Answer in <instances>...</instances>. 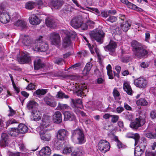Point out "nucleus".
I'll list each match as a JSON object with an SVG mask.
<instances>
[{"label": "nucleus", "instance_id": "f257e3e1", "mask_svg": "<svg viewBox=\"0 0 156 156\" xmlns=\"http://www.w3.org/2000/svg\"><path fill=\"white\" fill-rule=\"evenodd\" d=\"M134 54L136 58H141L147 54V50L145 49L142 45L136 41H133L131 43Z\"/></svg>", "mask_w": 156, "mask_h": 156}, {"label": "nucleus", "instance_id": "f03ea898", "mask_svg": "<svg viewBox=\"0 0 156 156\" xmlns=\"http://www.w3.org/2000/svg\"><path fill=\"white\" fill-rule=\"evenodd\" d=\"M43 37L40 36L37 39L35 43L32 44L33 49L34 51L44 52L49 48L48 44L44 42L42 40Z\"/></svg>", "mask_w": 156, "mask_h": 156}, {"label": "nucleus", "instance_id": "7ed1b4c3", "mask_svg": "<svg viewBox=\"0 0 156 156\" xmlns=\"http://www.w3.org/2000/svg\"><path fill=\"white\" fill-rule=\"evenodd\" d=\"M72 133L71 138L75 143L82 144L85 142L84 135L81 129H77L73 130Z\"/></svg>", "mask_w": 156, "mask_h": 156}, {"label": "nucleus", "instance_id": "20e7f679", "mask_svg": "<svg viewBox=\"0 0 156 156\" xmlns=\"http://www.w3.org/2000/svg\"><path fill=\"white\" fill-rule=\"evenodd\" d=\"M65 34L66 35L63 40V46L66 48L69 45L71 44V41L70 38H75L76 36V33L72 31L65 30Z\"/></svg>", "mask_w": 156, "mask_h": 156}, {"label": "nucleus", "instance_id": "39448f33", "mask_svg": "<svg viewBox=\"0 0 156 156\" xmlns=\"http://www.w3.org/2000/svg\"><path fill=\"white\" fill-rule=\"evenodd\" d=\"M145 122L144 118L139 116V118H136L134 122L131 123L130 126L133 129H136L139 127L143 126Z\"/></svg>", "mask_w": 156, "mask_h": 156}, {"label": "nucleus", "instance_id": "423d86ee", "mask_svg": "<svg viewBox=\"0 0 156 156\" xmlns=\"http://www.w3.org/2000/svg\"><path fill=\"white\" fill-rule=\"evenodd\" d=\"M49 39L52 44L59 46L61 44L60 37L58 34L53 32L50 34Z\"/></svg>", "mask_w": 156, "mask_h": 156}, {"label": "nucleus", "instance_id": "0eeeda50", "mask_svg": "<svg viewBox=\"0 0 156 156\" xmlns=\"http://www.w3.org/2000/svg\"><path fill=\"white\" fill-rule=\"evenodd\" d=\"M90 36L99 43V44L103 43V39L105 36V33L102 30H99L95 32L92 33Z\"/></svg>", "mask_w": 156, "mask_h": 156}, {"label": "nucleus", "instance_id": "6e6552de", "mask_svg": "<svg viewBox=\"0 0 156 156\" xmlns=\"http://www.w3.org/2000/svg\"><path fill=\"white\" fill-rule=\"evenodd\" d=\"M98 148L101 151L105 153L109 150L110 147L109 143L107 141L101 140L98 144Z\"/></svg>", "mask_w": 156, "mask_h": 156}, {"label": "nucleus", "instance_id": "1a4fd4ad", "mask_svg": "<svg viewBox=\"0 0 156 156\" xmlns=\"http://www.w3.org/2000/svg\"><path fill=\"white\" fill-rule=\"evenodd\" d=\"M117 46L116 43L114 41H111L108 45L104 47V48L106 51H109L110 55L114 56Z\"/></svg>", "mask_w": 156, "mask_h": 156}, {"label": "nucleus", "instance_id": "9d476101", "mask_svg": "<svg viewBox=\"0 0 156 156\" xmlns=\"http://www.w3.org/2000/svg\"><path fill=\"white\" fill-rule=\"evenodd\" d=\"M10 19L9 13L1 9L0 10V21L3 23H7L9 22Z\"/></svg>", "mask_w": 156, "mask_h": 156}, {"label": "nucleus", "instance_id": "9b49d317", "mask_svg": "<svg viewBox=\"0 0 156 156\" xmlns=\"http://www.w3.org/2000/svg\"><path fill=\"white\" fill-rule=\"evenodd\" d=\"M74 90L75 91L76 94L79 96L82 97L83 95L84 91H86L87 87L86 86L83 85H79L77 83H76L73 86Z\"/></svg>", "mask_w": 156, "mask_h": 156}, {"label": "nucleus", "instance_id": "f8f14e48", "mask_svg": "<svg viewBox=\"0 0 156 156\" xmlns=\"http://www.w3.org/2000/svg\"><path fill=\"white\" fill-rule=\"evenodd\" d=\"M37 129L39 133L40 138L42 140L46 141H48L50 140L51 134L46 131L45 128H42L40 130H38L37 127Z\"/></svg>", "mask_w": 156, "mask_h": 156}, {"label": "nucleus", "instance_id": "ddd939ff", "mask_svg": "<svg viewBox=\"0 0 156 156\" xmlns=\"http://www.w3.org/2000/svg\"><path fill=\"white\" fill-rule=\"evenodd\" d=\"M10 140L9 136L7 133H2L0 140V145L1 146H7L9 143Z\"/></svg>", "mask_w": 156, "mask_h": 156}, {"label": "nucleus", "instance_id": "4468645a", "mask_svg": "<svg viewBox=\"0 0 156 156\" xmlns=\"http://www.w3.org/2000/svg\"><path fill=\"white\" fill-rule=\"evenodd\" d=\"M18 60L20 64L27 63L30 60V58L28 54L26 52L21 53V56L18 57Z\"/></svg>", "mask_w": 156, "mask_h": 156}, {"label": "nucleus", "instance_id": "2eb2a0df", "mask_svg": "<svg viewBox=\"0 0 156 156\" xmlns=\"http://www.w3.org/2000/svg\"><path fill=\"white\" fill-rule=\"evenodd\" d=\"M82 20L80 17L73 18L70 22L71 26L75 28L80 27L82 24Z\"/></svg>", "mask_w": 156, "mask_h": 156}, {"label": "nucleus", "instance_id": "dca6fc26", "mask_svg": "<svg viewBox=\"0 0 156 156\" xmlns=\"http://www.w3.org/2000/svg\"><path fill=\"white\" fill-rule=\"evenodd\" d=\"M50 117L48 115H44L42 118V123L39 127H38V130L41 129L46 128L49 126V123L50 121Z\"/></svg>", "mask_w": 156, "mask_h": 156}, {"label": "nucleus", "instance_id": "f3484780", "mask_svg": "<svg viewBox=\"0 0 156 156\" xmlns=\"http://www.w3.org/2000/svg\"><path fill=\"white\" fill-rule=\"evenodd\" d=\"M134 83L136 87L144 88L147 86V81L143 78H140L135 80Z\"/></svg>", "mask_w": 156, "mask_h": 156}, {"label": "nucleus", "instance_id": "a211bd4d", "mask_svg": "<svg viewBox=\"0 0 156 156\" xmlns=\"http://www.w3.org/2000/svg\"><path fill=\"white\" fill-rule=\"evenodd\" d=\"M69 135L68 132L66 129H61L58 130L57 135V138L61 140H64Z\"/></svg>", "mask_w": 156, "mask_h": 156}, {"label": "nucleus", "instance_id": "6ab92c4d", "mask_svg": "<svg viewBox=\"0 0 156 156\" xmlns=\"http://www.w3.org/2000/svg\"><path fill=\"white\" fill-rule=\"evenodd\" d=\"M20 41L26 46H29L31 44V40L28 35L21 34L20 37Z\"/></svg>", "mask_w": 156, "mask_h": 156}, {"label": "nucleus", "instance_id": "aec40b11", "mask_svg": "<svg viewBox=\"0 0 156 156\" xmlns=\"http://www.w3.org/2000/svg\"><path fill=\"white\" fill-rule=\"evenodd\" d=\"M16 27H19L21 30H25L27 28L26 22L23 20H18L13 23Z\"/></svg>", "mask_w": 156, "mask_h": 156}, {"label": "nucleus", "instance_id": "412c9836", "mask_svg": "<svg viewBox=\"0 0 156 156\" xmlns=\"http://www.w3.org/2000/svg\"><path fill=\"white\" fill-rule=\"evenodd\" d=\"M42 117V115L39 111L34 110L31 112V119L32 120L38 121L40 120Z\"/></svg>", "mask_w": 156, "mask_h": 156}, {"label": "nucleus", "instance_id": "4be33fe9", "mask_svg": "<svg viewBox=\"0 0 156 156\" xmlns=\"http://www.w3.org/2000/svg\"><path fill=\"white\" fill-rule=\"evenodd\" d=\"M121 2L126 5L130 9L136 10L138 11H141L142 9L138 7L137 6L129 2L127 0H120Z\"/></svg>", "mask_w": 156, "mask_h": 156}, {"label": "nucleus", "instance_id": "5701e85b", "mask_svg": "<svg viewBox=\"0 0 156 156\" xmlns=\"http://www.w3.org/2000/svg\"><path fill=\"white\" fill-rule=\"evenodd\" d=\"M53 122L56 123H59L62 122V114L58 111L56 112L53 115Z\"/></svg>", "mask_w": 156, "mask_h": 156}, {"label": "nucleus", "instance_id": "b1692460", "mask_svg": "<svg viewBox=\"0 0 156 156\" xmlns=\"http://www.w3.org/2000/svg\"><path fill=\"white\" fill-rule=\"evenodd\" d=\"M44 100L46 104L50 106L55 107L56 105V103L54 101L53 98L51 97H45Z\"/></svg>", "mask_w": 156, "mask_h": 156}, {"label": "nucleus", "instance_id": "393cba45", "mask_svg": "<svg viewBox=\"0 0 156 156\" xmlns=\"http://www.w3.org/2000/svg\"><path fill=\"white\" fill-rule=\"evenodd\" d=\"M64 120L72 121L75 119V117L73 114L69 111H66L64 113Z\"/></svg>", "mask_w": 156, "mask_h": 156}, {"label": "nucleus", "instance_id": "a878e982", "mask_svg": "<svg viewBox=\"0 0 156 156\" xmlns=\"http://www.w3.org/2000/svg\"><path fill=\"white\" fill-rule=\"evenodd\" d=\"M29 21L30 23L33 25L38 24L41 22V21L38 17L34 15H31L29 17Z\"/></svg>", "mask_w": 156, "mask_h": 156}, {"label": "nucleus", "instance_id": "bb28decb", "mask_svg": "<svg viewBox=\"0 0 156 156\" xmlns=\"http://www.w3.org/2000/svg\"><path fill=\"white\" fill-rule=\"evenodd\" d=\"M51 6L52 9L53 8L55 9H59L62 5V2L60 0H53L51 2Z\"/></svg>", "mask_w": 156, "mask_h": 156}, {"label": "nucleus", "instance_id": "cd10ccee", "mask_svg": "<svg viewBox=\"0 0 156 156\" xmlns=\"http://www.w3.org/2000/svg\"><path fill=\"white\" fill-rule=\"evenodd\" d=\"M51 151L49 147H45L40 151L39 154L41 156H48L51 154Z\"/></svg>", "mask_w": 156, "mask_h": 156}, {"label": "nucleus", "instance_id": "c85d7f7f", "mask_svg": "<svg viewBox=\"0 0 156 156\" xmlns=\"http://www.w3.org/2000/svg\"><path fill=\"white\" fill-rule=\"evenodd\" d=\"M126 137L129 138H133L135 141V146H136L138 144V141L140 138V136L138 133L135 134H132V133H129L126 135Z\"/></svg>", "mask_w": 156, "mask_h": 156}, {"label": "nucleus", "instance_id": "c756f323", "mask_svg": "<svg viewBox=\"0 0 156 156\" xmlns=\"http://www.w3.org/2000/svg\"><path fill=\"white\" fill-rule=\"evenodd\" d=\"M34 68L35 70H38L42 68L44 66L40 58H37L34 62Z\"/></svg>", "mask_w": 156, "mask_h": 156}, {"label": "nucleus", "instance_id": "7c9ffc66", "mask_svg": "<svg viewBox=\"0 0 156 156\" xmlns=\"http://www.w3.org/2000/svg\"><path fill=\"white\" fill-rule=\"evenodd\" d=\"M92 66L93 65L90 62L87 63L83 71V74L84 75H87L89 74Z\"/></svg>", "mask_w": 156, "mask_h": 156}, {"label": "nucleus", "instance_id": "2f4dec72", "mask_svg": "<svg viewBox=\"0 0 156 156\" xmlns=\"http://www.w3.org/2000/svg\"><path fill=\"white\" fill-rule=\"evenodd\" d=\"M123 89L128 94L131 95L133 91L130 85L127 82H125L123 84Z\"/></svg>", "mask_w": 156, "mask_h": 156}, {"label": "nucleus", "instance_id": "473e14b6", "mask_svg": "<svg viewBox=\"0 0 156 156\" xmlns=\"http://www.w3.org/2000/svg\"><path fill=\"white\" fill-rule=\"evenodd\" d=\"M19 133H24L27 131L28 128L24 124H20L17 129Z\"/></svg>", "mask_w": 156, "mask_h": 156}, {"label": "nucleus", "instance_id": "72a5a7b5", "mask_svg": "<svg viewBox=\"0 0 156 156\" xmlns=\"http://www.w3.org/2000/svg\"><path fill=\"white\" fill-rule=\"evenodd\" d=\"M37 103L34 101H30L28 103L27 107L29 110H31L35 108L37 106Z\"/></svg>", "mask_w": 156, "mask_h": 156}, {"label": "nucleus", "instance_id": "f704fd0d", "mask_svg": "<svg viewBox=\"0 0 156 156\" xmlns=\"http://www.w3.org/2000/svg\"><path fill=\"white\" fill-rule=\"evenodd\" d=\"M83 154L82 150L81 148L79 147L76 149L71 154L73 156H77L81 155Z\"/></svg>", "mask_w": 156, "mask_h": 156}, {"label": "nucleus", "instance_id": "c9c22d12", "mask_svg": "<svg viewBox=\"0 0 156 156\" xmlns=\"http://www.w3.org/2000/svg\"><path fill=\"white\" fill-rule=\"evenodd\" d=\"M9 135L13 136H17L19 133L17 128H12L8 133Z\"/></svg>", "mask_w": 156, "mask_h": 156}, {"label": "nucleus", "instance_id": "e433bc0d", "mask_svg": "<svg viewBox=\"0 0 156 156\" xmlns=\"http://www.w3.org/2000/svg\"><path fill=\"white\" fill-rule=\"evenodd\" d=\"M130 26L131 24L128 21H126L121 25V27L124 31L126 32L129 29Z\"/></svg>", "mask_w": 156, "mask_h": 156}, {"label": "nucleus", "instance_id": "4c0bfd02", "mask_svg": "<svg viewBox=\"0 0 156 156\" xmlns=\"http://www.w3.org/2000/svg\"><path fill=\"white\" fill-rule=\"evenodd\" d=\"M35 6V2L29 1L27 2L25 4V8L26 9L31 10L33 9Z\"/></svg>", "mask_w": 156, "mask_h": 156}, {"label": "nucleus", "instance_id": "58836bf2", "mask_svg": "<svg viewBox=\"0 0 156 156\" xmlns=\"http://www.w3.org/2000/svg\"><path fill=\"white\" fill-rule=\"evenodd\" d=\"M144 151L140 149L138 146L136 147L135 149L134 154L136 156H140L144 153Z\"/></svg>", "mask_w": 156, "mask_h": 156}, {"label": "nucleus", "instance_id": "ea45409f", "mask_svg": "<svg viewBox=\"0 0 156 156\" xmlns=\"http://www.w3.org/2000/svg\"><path fill=\"white\" fill-rule=\"evenodd\" d=\"M136 104L138 106L141 105L147 106L148 103L146 100L143 98H140L136 101Z\"/></svg>", "mask_w": 156, "mask_h": 156}, {"label": "nucleus", "instance_id": "a19ab883", "mask_svg": "<svg viewBox=\"0 0 156 156\" xmlns=\"http://www.w3.org/2000/svg\"><path fill=\"white\" fill-rule=\"evenodd\" d=\"M45 23L48 27H54L55 26L53 20L50 18H48L46 19Z\"/></svg>", "mask_w": 156, "mask_h": 156}, {"label": "nucleus", "instance_id": "79ce46f5", "mask_svg": "<svg viewBox=\"0 0 156 156\" xmlns=\"http://www.w3.org/2000/svg\"><path fill=\"white\" fill-rule=\"evenodd\" d=\"M146 145V141L145 140L143 139L139 141L138 147H140V149L144 151Z\"/></svg>", "mask_w": 156, "mask_h": 156}, {"label": "nucleus", "instance_id": "37998d69", "mask_svg": "<svg viewBox=\"0 0 156 156\" xmlns=\"http://www.w3.org/2000/svg\"><path fill=\"white\" fill-rule=\"evenodd\" d=\"M56 97L57 98H65L67 99L69 98V96L68 95H66L64 93L61 91L58 92Z\"/></svg>", "mask_w": 156, "mask_h": 156}, {"label": "nucleus", "instance_id": "c03bdc74", "mask_svg": "<svg viewBox=\"0 0 156 156\" xmlns=\"http://www.w3.org/2000/svg\"><path fill=\"white\" fill-rule=\"evenodd\" d=\"M53 62L55 64L60 65H62L64 62V60L59 57L55 58L53 59Z\"/></svg>", "mask_w": 156, "mask_h": 156}, {"label": "nucleus", "instance_id": "a18cd8bd", "mask_svg": "<svg viewBox=\"0 0 156 156\" xmlns=\"http://www.w3.org/2000/svg\"><path fill=\"white\" fill-rule=\"evenodd\" d=\"M57 108L58 110H64L68 109L69 107L66 104H61L59 103L58 104Z\"/></svg>", "mask_w": 156, "mask_h": 156}, {"label": "nucleus", "instance_id": "49530a36", "mask_svg": "<svg viewBox=\"0 0 156 156\" xmlns=\"http://www.w3.org/2000/svg\"><path fill=\"white\" fill-rule=\"evenodd\" d=\"M48 92L47 89H38L36 91V93L37 95H44Z\"/></svg>", "mask_w": 156, "mask_h": 156}, {"label": "nucleus", "instance_id": "de8ad7c7", "mask_svg": "<svg viewBox=\"0 0 156 156\" xmlns=\"http://www.w3.org/2000/svg\"><path fill=\"white\" fill-rule=\"evenodd\" d=\"M35 5H37L38 8L40 9H41L44 6V3L41 0H36L35 2Z\"/></svg>", "mask_w": 156, "mask_h": 156}, {"label": "nucleus", "instance_id": "09e8293b", "mask_svg": "<svg viewBox=\"0 0 156 156\" xmlns=\"http://www.w3.org/2000/svg\"><path fill=\"white\" fill-rule=\"evenodd\" d=\"M111 117H112L111 121L113 123H116L119 119V116L117 115H111Z\"/></svg>", "mask_w": 156, "mask_h": 156}, {"label": "nucleus", "instance_id": "8fccbe9b", "mask_svg": "<svg viewBox=\"0 0 156 156\" xmlns=\"http://www.w3.org/2000/svg\"><path fill=\"white\" fill-rule=\"evenodd\" d=\"M71 102L75 106L76 105V104L80 105L82 104V101L81 99H77L76 100L73 99H71Z\"/></svg>", "mask_w": 156, "mask_h": 156}, {"label": "nucleus", "instance_id": "3c124183", "mask_svg": "<svg viewBox=\"0 0 156 156\" xmlns=\"http://www.w3.org/2000/svg\"><path fill=\"white\" fill-rule=\"evenodd\" d=\"M72 152V148L71 147H66L63 150V153L64 154L69 153Z\"/></svg>", "mask_w": 156, "mask_h": 156}, {"label": "nucleus", "instance_id": "603ef678", "mask_svg": "<svg viewBox=\"0 0 156 156\" xmlns=\"http://www.w3.org/2000/svg\"><path fill=\"white\" fill-rule=\"evenodd\" d=\"M117 20L116 17L114 16L109 17L107 20V21H109L111 23H113L115 22Z\"/></svg>", "mask_w": 156, "mask_h": 156}, {"label": "nucleus", "instance_id": "864d4df0", "mask_svg": "<svg viewBox=\"0 0 156 156\" xmlns=\"http://www.w3.org/2000/svg\"><path fill=\"white\" fill-rule=\"evenodd\" d=\"M89 9L90 10V11L94 12L97 15H99L100 12L97 8L90 7L89 8Z\"/></svg>", "mask_w": 156, "mask_h": 156}, {"label": "nucleus", "instance_id": "5fc2aeb1", "mask_svg": "<svg viewBox=\"0 0 156 156\" xmlns=\"http://www.w3.org/2000/svg\"><path fill=\"white\" fill-rule=\"evenodd\" d=\"M113 94L114 98H116L120 96V94L119 91L116 89H114Z\"/></svg>", "mask_w": 156, "mask_h": 156}, {"label": "nucleus", "instance_id": "6e6d98bb", "mask_svg": "<svg viewBox=\"0 0 156 156\" xmlns=\"http://www.w3.org/2000/svg\"><path fill=\"white\" fill-rule=\"evenodd\" d=\"M6 126H8L10 124H12L16 123V121L14 119H12L6 122Z\"/></svg>", "mask_w": 156, "mask_h": 156}, {"label": "nucleus", "instance_id": "4d7b16f0", "mask_svg": "<svg viewBox=\"0 0 156 156\" xmlns=\"http://www.w3.org/2000/svg\"><path fill=\"white\" fill-rule=\"evenodd\" d=\"M146 156H156V151L154 153L150 151H147L146 152Z\"/></svg>", "mask_w": 156, "mask_h": 156}, {"label": "nucleus", "instance_id": "13d9d810", "mask_svg": "<svg viewBox=\"0 0 156 156\" xmlns=\"http://www.w3.org/2000/svg\"><path fill=\"white\" fill-rule=\"evenodd\" d=\"M82 120V122L83 123H84L85 124H86V125L90 124L91 122V120L90 119H89L88 118H87L85 119H83Z\"/></svg>", "mask_w": 156, "mask_h": 156}, {"label": "nucleus", "instance_id": "bf43d9fd", "mask_svg": "<svg viewBox=\"0 0 156 156\" xmlns=\"http://www.w3.org/2000/svg\"><path fill=\"white\" fill-rule=\"evenodd\" d=\"M35 86L34 84L32 83H30L28 85V86L27 87V89L28 90H31L35 89Z\"/></svg>", "mask_w": 156, "mask_h": 156}, {"label": "nucleus", "instance_id": "052dcab7", "mask_svg": "<svg viewBox=\"0 0 156 156\" xmlns=\"http://www.w3.org/2000/svg\"><path fill=\"white\" fill-rule=\"evenodd\" d=\"M101 16L104 17L105 18H106L108 16V12L105 11H103L101 12Z\"/></svg>", "mask_w": 156, "mask_h": 156}, {"label": "nucleus", "instance_id": "680f3d73", "mask_svg": "<svg viewBox=\"0 0 156 156\" xmlns=\"http://www.w3.org/2000/svg\"><path fill=\"white\" fill-rule=\"evenodd\" d=\"M9 109L10 113L8 115L9 116H12L15 114V111L12 109L11 107L9 106Z\"/></svg>", "mask_w": 156, "mask_h": 156}, {"label": "nucleus", "instance_id": "e2e57ef3", "mask_svg": "<svg viewBox=\"0 0 156 156\" xmlns=\"http://www.w3.org/2000/svg\"><path fill=\"white\" fill-rule=\"evenodd\" d=\"M107 74L109 79H112L114 78V76L113 75L112 71H110L107 72Z\"/></svg>", "mask_w": 156, "mask_h": 156}, {"label": "nucleus", "instance_id": "0e129e2a", "mask_svg": "<svg viewBox=\"0 0 156 156\" xmlns=\"http://www.w3.org/2000/svg\"><path fill=\"white\" fill-rule=\"evenodd\" d=\"M116 110L118 113H120L123 111L124 108L123 107L119 106L117 108Z\"/></svg>", "mask_w": 156, "mask_h": 156}, {"label": "nucleus", "instance_id": "69168bd1", "mask_svg": "<svg viewBox=\"0 0 156 156\" xmlns=\"http://www.w3.org/2000/svg\"><path fill=\"white\" fill-rule=\"evenodd\" d=\"M150 116L151 118L154 119L156 118V113L154 111H151L150 113Z\"/></svg>", "mask_w": 156, "mask_h": 156}, {"label": "nucleus", "instance_id": "338daca9", "mask_svg": "<svg viewBox=\"0 0 156 156\" xmlns=\"http://www.w3.org/2000/svg\"><path fill=\"white\" fill-rule=\"evenodd\" d=\"M97 83L98 84H101L103 83L105 80L102 78H99L97 79Z\"/></svg>", "mask_w": 156, "mask_h": 156}, {"label": "nucleus", "instance_id": "774afa93", "mask_svg": "<svg viewBox=\"0 0 156 156\" xmlns=\"http://www.w3.org/2000/svg\"><path fill=\"white\" fill-rule=\"evenodd\" d=\"M9 156H20V154L19 152H16V153L10 152L9 154Z\"/></svg>", "mask_w": 156, "mask_h": 156}]
</instances>
